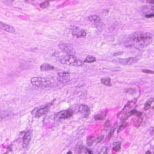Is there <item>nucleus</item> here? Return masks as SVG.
Listing matches in <instances>:
<instances>
[{
    "label": "nucleus",
    "instance_id": "f257e3e1",
    "mask_svg": "<svg viewBox=\"0 0 154 154\" xmlns=\"http://www.w3.org/2000/svg\"><path fill=\"white\" fill-rule=\"evenodd\" d=\"M73 112L71 110L69 109L62 110L58 113L60 119H67L73 115Z\"/></svg>",
    "mask_w": 154,
    "mask_h": 154
},
{
    "label": "nucleus",
    "instance_id": "f03ea898",
    "mask_svg": "<svg viewBox=\"0 0 154 154\" xmlns=\"http://www.w3.org/2000/svg\"><path fill=\"white\" fill-rule=\"evenodd\" d=\"M79 111L82 112L85 115H88L90 113L89 108L87 106L85 105H80L79 106Z\"/></svg>",
    "mask_w": 154,
    "mask_h": 154
},
{
    "label": "nucleus",
    "instance_id": "7ed1b4c3",
    "mask_svg": "<svg viewBox=\"0 0 154 154\" xmlns=\"http://www.w3.org/2000/svg\"><path fill=\"white\" fill-rule=\"evenodd\" d=\"M46 111L47 112H48L47 110H44L43 108H41L37 110L34 109L32 111V114L33 115H34L35 117H39L42 114H45V112Z\"/></svg>",
    "mask_w": 154,
    "mask_h": 154
},
{
    "label": "nucleus",
    "instance_id": "20e7f679",
    "mask_svg": "<svg viewBox=\"0 0 154 154\" xmlns=\"http://www.w3.org/2000/svg\"><path fill=\"white\" fill-rule=\"evenodd\" d=\"M152 102H154V98H150L144 104V109L147 110L149 108Z\"/></svg>",
    "mask_w": 154,
    "mask_h": 154
},
{
    "label": "nucleus",
    "instance_id": "39448f33",
    "mask_svg": "<svg viewBox=\"0 0 154 154\" xmlns=\"http://www.w3.org/2000/svg\"><path fill=\"white\" fill-rule=\"evenodd\" d=\"M96 61L94 57L90 55L87 56L84 62L88 63H90L94 62Z\"/></svg>",
    "mask_w": 154,
    "mask_h": 154
},
{
    "label": "nucleus",
    "instance_id": "423d86ee",
    "mask_svg": "<svg viewBox=\"0 0 154 154\" xmlns=\"http://www.w3.org/2000/svg\"><path fill=\"white\" fill-rule=\"evenodd\" d=\"M106 115L105 113H100L95 116V118L97 120H102L105 117Z\"/></svg>",
    "mask_w": 154,
    "mask_h": 154
},
{
    "label": "nucleus",
    "instance_id": "0eeeda50",
    "mask_svg": "<svg viewBox=\"0 0 154 154\" xmlns=\"http://www.w3.org/2000/svg\"><path fill=\"white\" fill-rule=\"evenodd\" d=\"M120 142L119 141L113 143V148L116 151H117L120 149Z\"/></svg>",
    "mask_w": 154,
    "mask_h": 154
},
{
    "label": "nucleus",
    "instance_id": "6e6552de",
    "mask_svg": "<svg viewBox=\"0 0 154 154\" xmlns=\"http://www.w3.org/2000/svg\"><path fill=\"white\" fill-rule=\"evenodd\" d=\"M92 137L91 136L88 137L87 140V143L88 146L92 145L93 142V140L92 139Z\"/></svg>",
    "mask_w": 154,
    "mask_h": 154
},
{
    "label": "nucleus",
    "instance_id": "1a4fd4ad",
    "mask_svg": "<svg viewBox=\"0 0 154 154\" xmlns=\"http://www.w3.org/2000/svg\"><path fill=\"white\" fill-rule=\"evenodd\" d=\"M109 148L106 147H104L101 149L100 153V154H106L109 152Z\"/></svg>",
    "mask_w": 154,
    "mask_h": 154
},
{
    "label": "nucleus",
    "instance_id": "9d476101",
    "mask_svg": "<svg viewBox=\"0 0 154 154\" xmlns=\"http://www.w3.org/2000/svg\"><path fill=\"white\" fill-rule=\"evenodd\" d=\"M13 29V28L12 27H10L7 26L5 29V30L8 32L11 31L12 29Z\"/></svg>",
    "mask_w": 154,
    "mask_h": 154
},
{
    "label": "nucleus",
    "instance_id": "9b49d317",
    "mask_svg": "<svg viewBox=\"0 0 154 154\" xmlns=\"http://www.w3.org/2000/svg\"><path fill=\"white\" fill-rule=\"evenodd\" d=\"M130 112L132 114H134L137 113V111L136 109H134L130 111Z\"/></svg>",
    "mask_w": 154,
    "mask_h": 154
},
{
    "label": "nucleus",
    "instance_id": "f8f14e48",
    "mask_svg": "<svg viewBox=\"0 0 154 154\" xmlns=\"http://www.w3.org/2000/svg\"><path fill=\"white\" fill-rule=\"evenodd\" d=\"M146 18H150L151 17H154V14H146Z\"/></svg>",
    "mask_w": 154,
    "mask_h": 154
},
{
    "label": "nucleus",
    "instance_id": "ddd939ff",
    "mask_svg": "<svg viewBox=\"0 0 154 154\" xmlns=\"http://www.w3.org/2000/svg\"><path fill=\"white\" fill-rule=\"evenodd\" d=\"M97 139L98 140V142H100L102 140V137H97Z\"/></svg>",
    "mask_w": 154,
    "mask_h": 154
},
{
    "label": "nucleus",
    "instance_id": "4468645a",
    "mask_svg": "<svg viewBox=\"0 0 154 154\" xmlns=\"http://www.w3.org/2000/svg\"><path fill=\"white\" fill-rule=\"evenodd\" d=\"M144 72L147 73H152V71L149 70H147L145 71Z\"/></svg>",
    "mask_w": 154,
    "mask_h": 154
},
{
    "label": "nucleus",
    "instance_id": "2eb2a0df",
    "mask_svg": "<svg viewBox=\"0 0 154 154\" xmlns=\"http://www.w3.org/2000/svg\"><path fill=\"white\" fill-rule=\"evenodd\" d=\"M88 152L89 153V154H94L93 152L91 150H88Z\"/></svg>",
    "mask_w": 154,
    "mask_h": 154
},
{
    "label": "nucleus",
    "instance_id": "dca6fc26",
    "mask_svg": "<svg viewBox=\"0 0 154 154\" xmlns=\"http://www.w3.org/2000/svg\"><path fill=\"white\" fill-rule=\"evenodd\" d=\"M145 154H151V153L149 150H148L146 151Z\"/></svg>",
    "mask_w": 154,
    "mask_h": 154
},
{
    "label": "nucleus",
    "instance_id": "f3484780",
    "mask_svg": "<svg viewBox=\"0 0 154 154\" xmlns=\"http://www.w3.org/2000/svg\"><path fill=\"white\" fill-rule=\"evenodd\" d=\"M66 154H72V153L71 151H69Z\"/></svg>",
    "mask_w": 154,
    "mask_h": 154
},
{
    "label": "nucleus",
    "instance_id": "a211bd4d",
    "mask_svg": "<svg viewBox=\"0 0 154 154\" xmlns=\"http://www.w3.org/2000/svg\"><path fill=\"white\" fill-rule=\"evenodd\" d=\"M150 3H151L154 4V0H151Z\"/></svg>",
    "mask_w": 154,
    "mask_h": 154
},
{
    "label": "nucleus",
    "instance_id": "6ab92c4d",
    "mask_svg": "<svg viewBox=\"0 0 154 154\" xmlns=\"http://www.w3.org/2000/svg\"><path fill=\"white\" fill-rule=\"evenodd\" d=\"M34 80V79H32V81H32V82H33L34 81H33Z\"/></svg>",
    "mask_w": 154,
    "mask_h": 154
}]
</instances>
